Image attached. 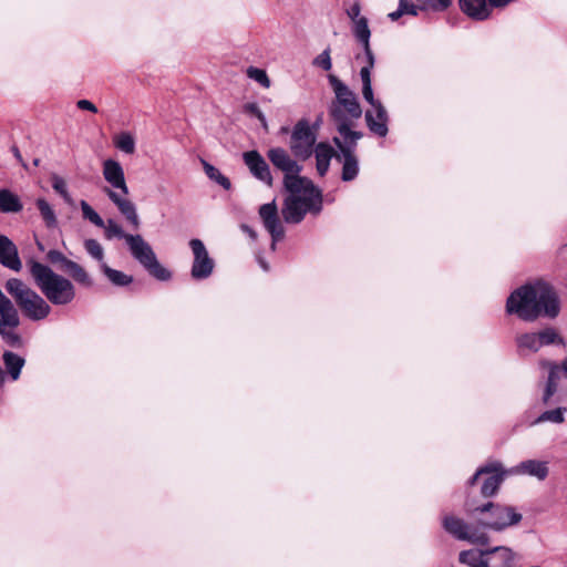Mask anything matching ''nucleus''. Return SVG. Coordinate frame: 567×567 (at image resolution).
<instances>
[{
	"label": "nucleus",
	"mask_w": 567,
	"mask_h": 567,
	"mask_svg": "<svg viewBox=\"0 0 567 567\" xmlns=\"http://www.w3.org/2000/svg\"><path fill=\"white\" fill-rule=\"evenodd\" d=\"M104 234L107 239L118 238L125 239L127 236H132L131 234H125L122 226L117 224L114 219H107L104 221Z\"/></svg>",
	"instance_id": "f704fd0d"
},
{
	"label": "nucleus",
	"mask_w": 567,
	"mask_h": 567,
	"mask_svg": "<svg viewBox=\"0 0 567 567\" xmlns=\"http://www.w3.org/2000/svg\"><path fill=\"white\" fill-rule=\"evenodd\" d=\"M259 215L265 228L271 236V249L275 250L276 244L285 236V230L278 217V209L275 200L261 205L259 208Z\"/></svg>",
	"instance_id": "dca6fc26"
},
{
	"label": "nucleus",
	"mask_w": 567,
	"mask_h": 567,
	"mask_svg": "<svg viewBox=\"0 0 567 567\" xmlns=\"http://www.w3.org/2000/svg\"><path fill=\"white\" fill-rule=\"evenodd\" d=\"M346 13L348 18L351 20V23L365 18L364 16L361 14V4L359 1H354L352 4H350L347 8Z\"/></svg>",
	"instance_id": "37998d69"
},
{
	"label": "nucleus",
	"mask_w": 567,
	"mask_h": 567,
	"mask_svg": "<svg viewBox=\"0 0 567 567\" xmlns=\"http://www.w3.org/2000/svg\"><path fill=\"white\" fill-rule=\"evenodd\" d=\"M508 473H519L527 474L529 476L537 477L543 481L548 475V466L547 462L537 461V460H528L520 462L517 466L509 470Z\"/></svg>",
	"instance_id": "412c9836"
},
{
	"label": "nucleus",
	"mask_w": 567,
	"mask_h": 567,
	"mask_svg": "<svg viewBox=\"0 0 567 567\" xmlns=\"http://www.w3.org/2000/svg\"><path fill=\"white\" fill-rule=\"evenodd\" d=\"M102 174L104 181L109 184V187L104 188L109 199L134 228H138L140 217L135 204L126 198L128 187L120 162L112 158L105 159L102 164Z\"/></svg>",
	"instance_id": "39448f33"
},
{
	"label": "nucleus",
	"mask_w": 567,
	"mask_h": 567,
	"mask_svg": "<svg viewBox=\"0 0 567 567\" xmlns=\"http://www.w3.org/2000/svg\"><path fill=\"white\" fill-rule=\"evenodd\" d=\"M247 76L249 79L256 81L257 83H259L265 89L270 87V84H271L270 80H269L266 71L262 69L249 66L247 69Z\"/></svg>",
	"instance_id": "4c0bfd02"
},
{
	"label": "nucleus",
	"mask_w": 567,
	"mask_h": 567,
	"mask_svg": "<svg viewBox=\"0 0 567 567\" xmlns=\"http://www.w3.org/2000/svg\"><path fill=\"white\" fill-rule=\"evenodd\" d=\"M27 265L35 285L49 302L55 306H64L74 300L75 288L68 278L33 259L29 260Z\"/></svg>",
	"instance_id": "423d86ee"
},
{
	"label": "nucleus",
	"mask_w": 567,
	"mask_h": 567,
	"mask_svg": "<svg viewBox=\"0 0 567 567\" xmlns=\"http://www.w3.org/2000/svg\"><path fill=\"white\" fill-rule=\"evenodd\" d=\"M507 473L499 462H488L475 472L472 478H470L468 484L474 485L480 476L486 475L481 487V494L484 497H491L496 494Z\"/></svg>",
	"instance_id": "f8f14e48"
},
{
	"label": "nucleus",
	"mask_w": 567,
	"mask_h": 567,
	"mask_svg": "<svg viewBox=\"0 0 567 567\" xmlns=\"http://www.w3.org/2000/svg\"><path fill=\"white\" fill-rule=\"evenodd\" d=\"M114 145L120 151L126 153V154H133L135 152V141L134 137L127 133L123 132L118 134L114 138Z\"/></svg>",
	"instance_id": "72a5a7b5"
},
{
	"label": "nucleus",
	"mask_w": 567,
	"mask_h": 567,
	"mask_svg": "<svg viewBox=\"0 0 567 567\" xmlns=\"http://www.w3.org/2000/svg\"><path fill=\"white\" fill-rule=\"evenodd\" d=\"M80 208L84 219L89 220L96 227H104V220L102 217L89 205L87 202L81 200Z\"/></svg>",
	"instance_id": "c9c22d12"
},
{
	"label": "nucleus",
	"mask_w": 567,
	"mask_h": 567,
	"mask_svg": "<svg viewBox=\"0 0 567 567\" xmlns=\"http://www.w3.org/2000/svg\"><path fill=\"white\" fill-rule=\"evenodd\" d=\"M35 205L45 226L50 229L58 227V217L52 205L44 198H38Z\"/></svg>",
	"instance_id": "c85d7f7f"
},
{
	"label": "nucleus",
	"mask_w": 567,
	"mask_h": 567,
	"mask_svg": "<svg viewBox=\"0 0 567 567\" xmlns=\"http://www.w3.org/2000/svg\"><path fill=\"white\" fill-rule=\"evenodd\" d=\"M360 79L362 82V96L371 106V110L365 112L367 125L373 134L384 137L389 132L388 112L381 101L374 99L371 74H369L368 70H360Z\"/></svg>",
	"instance_id": "6e6552de"
},
{
	"label": "nucleus",
	"mask_w": 567,
	"mask_h": 567,
	"mask_svg": "<svg viewBox=\"0 0 567 567\" xmlns=\"http://www.w3.org/2000/svg\"><path fill=\"white\" fill-rule=\"evenodd\" d=\"M51 179H52L53 189L58 194H60L66 203L71 204L72 199H71L70 193L68 190L65 181L59 175H53Z\"/></svg>",
	"instance_id": "58836bf2"
},
{
	"label": "nucleus",
	"mask_w": 567,
	"mask_h": 567,
	"mask_svg": "<svg viewBox=\"0 0 567 567\" xmlns=\"http://www.w3.org/2000/svg\"><path fill=\"white\" fill-rule=\"evenodd\" d=\"M126 245L133 258L137 260L150 275L161 281L171 279V271L158 262L152 246L141 235L127 236Z\"/></svg>",
	"instance_id": "1a4fd4ad"
},
{
	"label": "nucleus",
	"mask_w": 567,
	"mask_h": 567,
	"mask_svg": "<svg viewBox=\"0 0 567 567\" xmlns=\"http://www.w3.org/2000/svg\"><path fill=\"white\" fill-rule=\"evenodd\" d=\"M316 155V166L320 176H323L330 166V161L334 154L333 148L327 143H319L313 148Z\"/></svg>",
	"instance_id": "5701e85b"
},
{
	"label": "nucleus",
	"mask_w": 567,
	"mask_h": 567,
	"mask_svg": "<svg viewBox=\"0 0 567 567\" xmlns=\"http://www.w3.org/2000/svg\"><path fill=\"white\" fill-rule=\"evenodd\" d=\"M566 408H557L543 412L536 420L537 423L550 422L561 424L565 421Z\"/></svg>",
	"instance_id": "473e14b6"
},
{
	"label": "nucleus",
	"mask_w": 567,
	"mask_h": 567,
	"mask_svg": "<svg viewBox=\"0 0 567 567\" xmlns=\"http://www.w3.org/2000/svg\"><path fill=\"white\" fill-rule=\"evenodd\" d=\"M486 567H515L519 554L508 546L486 547Z\"/></svg>",
	"instance_id": "a211bd4d"
},
{
	"label": "nucleus",
	"mask_w": 567,
	"mask_h": 567,
	"mask_svg": "<svg viewBox=\"0 0 567 567\" xmlns=\"http://www.w3.org/2000/svg\"><path fill=\"white\" fill-rule=\"evenodd\" d=\"M244 110L246 113L256 116L265 130L268 128V123H267L266 116L256 103H247L244 106Z\"/></svg>",
	"instance_id": "a19ab883"
},
{
	"label": "nucleus",
	"mask_w": 567,
	"mask_h": 567,
	"mask_svg": "<svg viewBox=\"0 0 567 567\" xmlns=\"http://www.w3.org/2000/svg\"><path fill=\"white\" fill-rule=\"evenodd\" d=\"M558 367L559 372H563L564 377L567 379V357L561 361V363Z\"/></svg>",
	"instance_id": "de8ad7c7"
},
{
	"label": "nucleus",
	"mask_w": 567,
	"mask_h": 567,
	"mask_svg": "<svg viewBox=\"0 0 567 567\" xmlns=\"http://www.w3.org/2000/svg\"><path fill=\"white\" fill-rule=\"evenodd\" d=\"M270 163L284 173V186L289 193L282 207L286 223L298 224L307 213L318 214L322 208V196L312 182L300 176L302 167L282 147L267 152Z\"/></svg>",
	"instance_id": "f257e3e1"
},
{
	"label": "nucleus",
	"mask_w": 567,
	"mask_h": 567,
	"mask_svg": "<svg viewBox=\"0 0 567 567\" xmlns=\"http://www.w3.org/2000/svg\"><path fill=\"white\" fill-rule=\"evenodd\" d=\"M333 142L339 148V154L337 155V159L342 162V175L341 178L344 182L353 181L359 173V162L354 155V148L357 146V142L352 144L350 141L346 143L339 137H334Z\"/></svg>",
	"instance_id": "2eb2a0df"
},
{
	"label": "nucleus",
	"mask_w": 567,
	"mask_h": 567,
	"mask_svg": "<svg viewBox=\"0 0 567 567\" xmlns=\"http://www.w3.org/2000/svg\"><path fill=\"white\" fill-rule=\"evenodd\" d=\"M506 311L524 321L538 317L556 318L560 311L558 296L546 281L537 280L514 290L506 301Z\"/></svg>",
	"instance_id": "7ed1b4c3"
},
{
	"label": "nucleus",
	"mask_w": 567,
	"mask_h": 567,
	"mask_svg": "<svg viewBox=\"0 0 567 567\" xmlns=\"http://www.w3.org/2000/svg\"><path fill=\"white\" fill-rule=\"evenodd\" d=\"M486 547L460 551L458 561L467 567H486Z\"/></svg>",
	"instance_id": "b1692460"
},
{
	"label": "nucleus",
	"mask_w": 567,
	"mask_h": 567,
	"mask_svg": "<svg viewBox=\"0 0 567 567\" xmlns=\"http://www.w3.org/2000/svg\"><path fill=\"white\" fill-rule=\"evenodd\" d=\"M194 255V261L190 270V275L196 280H203L208 278L214 270L215 262L209 257L208 251L200 239H192L189 241Z\"/></svg>",
	"instance_id": "4468645a"
},
{
	"label": "nucleus",
	"mask_w": 567,
	"mask_h": 567,
	"mask_svg": "<svg viewBox=\"0 0 567 567\" xmlns=\"http://www.w3.org/2000/svg\"><path fill=\"white\" fill-rule=\"evenodd\" d=\"M328 81L334 93V100L329 107L330 116L341 138H343L346 143L350 141L354 144L362 136L360 132L351 130L353 122L359 120L362 115L361 105L354 92L338 76L329 74Z\"/></svg>",
	"instance_id": "20e7f679"
},
{
	"label": "nucleus",
	"mask_w": 567,
	"mask_h": 567,
	"mask_svg": "<svg viewBox=\"0 0 567 567\" xmlns=\"http://www.w3.org/2000/svg\"><path fill=\"white\" fill-rule=\"evenodd\" d=\"M101 271L116 287H125L133 282V277L121 270L111 268L106 262L101 264Z\"/></svg>",
	"instance_id": "cd10ccee"
},
{
	"label": "nucleus",
	"mask_w": 567,
	"mask_h": 567,
	"mask_svg": "<svg viewBox=\"0 0 567 567\" xmlns=\"http://www.w3.org/2000/svg\"><path fill=\"white\" fill-rule=\"evenodd\" d=\"M351 31L363 49V55H357V60H361L364 63L361 70H368L369 74H371L375 64V58L370 45L371 30L368 18L354 21Z\"/></svg>",
	"instance_id": "ddd939ff"
},
{
	"label": "nucleus",
	"mask_w": 567,
	"mask_h": 567,
	"mask_svg": "<svg viewBox=\"0 0 567 567\" xmlns=\"http://www.w3.org/2000/svg\"><path fill=\"white\" fill-rule=\"evenodd\" d=\"M2 361L6 369V375L8 374L11 381L19 380L21 371L25 364L24 358L12 351H4L2 354Z\"/></svg>",
	"instance_id": "4be33fe9"
},
{
	"label": "nucleus",
	"mask_w": 567,
	"mask_h": 567,
	"mask_svg": "<svg viewBox=\"0 0 567 567\" xmlns=\"http://www.w3.org/2000/svg\"><path fill=\"white\" fill-rule=\"evenodd\" d=\"M0 264L14 271L22 268L17 246L4 235H0Z\"/></svg>",
	"instance_id": "6ab92c4d"
},
{
	"label": "nucleus",
	"mask_w": 567,
	"mask_h": 567,
	"mask_svg": "<svg viewBox=\"0 0 567 567\" xmlns=\"http://www.w3.org/2000/svg\"><path fill=\"white\" fill-rule=\"evenodd\" d=\"M441 10L446 9L451 4V0H436Z\"/></svg>",
	"instance_id": "09e8293b"
},
{
	"label": "nucleus",
	"mask_w": 567,
	"mask_h": 567,
	"mask_svg": "<svg viewBox=\"0 0 567 567\" xmlns=\"http://www.w3.org/2000/svg\"><path fill=\"white\" fill-rule=\"evenodd\" d=\"M20 317L13 302L0 289V337L11 348H22L24 342L18 328Z\"/></svg>",
	"instance_id": "9d476101"
},
{
	"label": "nucleus",
	"mask_w": 567,
	"mask_h": 567,
	"mask_svg": "<svg viewBox=\"0 0 567 567\" xmlns=\"http://www.w3.org/2000/svg\"><path fill=\"white\" fill-rule=\"evenodd\" d=\"M4 380H6V372L0 367V382H4Z\"/></svg>",
	"instance_id": "603ef678"
},
{
	"label": "nucleus",
	"mask_w": 567,
	"mask_h": 567,
	"mask_svg": "<svg viewBox=\"0 0 567 567\" xmlns=\"http://www.w3.org/2000/svg\"><path fill=\"white\" fill-rule=\"evenodd\" d=\"M4 288L29 320L41 321L50 315L51 307L49 302L21 279H8Z\"/></svg>",
	"instance_id": "0eeeda50"
},
{
	"label": "nucleus",
	"mask_w": 567,
	"mask_h": 567,
	"mask_svg": "<svg viewBox=\"0 0 567 567\" xmlns=\"http://www.w3.org/2000/svg\"><path fill=\"white\" fill-rule=\"evenodd\" d=\"M538 336H539L542 347L551 346V344L565 346L564 338L553 327H548V328H545L544 330L539 331Z\"/></svg>",
	"instance_id": "7c9ffc66"
},
{
	"label": "nucleus",
	"mask_w": 567,
	"mask_h": 567,
	"mask_svg": "<svg viewBox=\"0 0 567 567\" xmlns=\"http://www.w3.org/2000/svg\"><path fill=\"white\" fill-rule=\"evenodd\" d=\"M406 10V8L404 7V0H399V8L389 13V18L392 20V21H396L398 19H400L403 14H404V11Z\"/></svg>",
	"instance_id": "a18cd8bd"
},
{
	"label": "nucleus",
	"mask_w": 567,
	"mask_h": 567,
	"mask_svg": "<svg viewBox=\"0 0 567 567\" xmlns=\"http://www.w3.org/2000/svg\"><path fill=\"white\" fill-rule=\"evenodd\" d=\"M47 258L52 264H61L62 268L65 270L68 264L71 262V259H68L61 251L52 249L47 254Z\"/></svg>",
	"instance_id": "79ce46f5"
},
{
	"label": "nucleus",
	"mask_w": 567,
	"mask_h": 567,
	"mask_svg": "<svg viewBox=\"0 0 567 567\" xmlns=\"http://www.w3.org/2000/svg\"><path fill=\"white\" fill-rule=\"evenodd\" d=\"M312 65L323 71H330L332 69L330 49L327 48L319 55H317L312 61Z\"/></svg>",
	"instance_id": "ea45409f"
},
{
	"label": "nucleus",
	"mask_w": 567,
	"mask_h": 567,
	"mask_svg": "<svg viewBox=\"0 0 567 567\" xmlns=\"http://www.w3.org/2000/svg\"><path fill=\"white\" fill-rule=\"evenodd\" d=\"M462 11L475 20H485L495 7L489 0H460Z\"/></svg>",
	"instance_id": "aec40b11"
},
{
	"label": "nucleus",
	"mask_w": 567,
	"mask_h": 567,
	"mask_svg": "<svg viewBox=\"0 0 567 567\" xmlns=\"http://www.w3.org/2000/svg\"><path fill=\"white\" fill-rule=\"evenodd\" d=\"M203 167L209 179L216 182L224 189H229L231 187V183L228 177L221 174V172L213 166L212 164L203 161Z\"/></svg>",
	"instance_id": "2f4dec72"
},
{
	"label": "nucleus",
	"mask_w": 567,
	"mask_h": 567,
	"mask_svg": "<svg viewBox=\"0 0 567 567\" xmlns=\"http://www.w3.org/2000/svg\"><path fill=\"white\" fill-rule=\"evenodd\" d=\"M84 248L92 258L96 259L100 262V265L102 262H105L104 249L96 239H86L84 241Z\"/></svg>",
	"instance_id": "e433bc0d"
},
{
	"label": "nucleus",
	"mask_w": 567,
	"mask_h": 567,
	"mask_svg": "<svg viewBox=\"0 0 567 567\" xmlns=\"http://www.w3.org/2000/svg\"><path fill=\"white\" fill-rule=\"evenodd\" d=\"M243 159L248 167L251 175L265 183L268 186H272V175L269 165L265 158L257 151H248L243 154Z\"/></svg>",
	"instance_id": "f3484780"
},
{
	"label": "nucleus",
	"mask_w": 567,
	"mask_h": 567,
	"mask_svg": "<svg viewBox=\"0 0 567 567\" xmlns=\"http://www.w3.org/2000/svg\"><path fill=\"white\" fill-rule=\"evenodd\" d=\"M76 106L80 110L90 111L92 113H96L97 112L96 106L91 101H89V100H79L76 102Z\"/></svg>",
	"instance_id": "c03bdc74"
},
{
	"label": "nucleus",
	"mask_w": 567,
	"mask_h": 567,
	"mask_svg": "<svg viewBox=\"0 0 567 567\" xmlns=\"http://www.w3.org/2000/svg\"><path fill=\"white\" fill-rule=\"evenodd\" d=\"M258 261H259L260 267H261L264 270H268V265H267V264H266L261 258H259V260H258Z\"/></svg>",
	"instance_id": "3c124183"
},
{
	"label": "nucleus",
	"mask_w": 567,
	"mask_h": 567,
	"mask_svg": "<svg viewBox=\"0 0 567 567\" xmlns=\"http://www.w3.org/2000/svg\"><path fill=\"white\" fill-rule=\"evenodd\" d=\"M23 208L18 195L7 188L0 189V212L19 213Z\"/></svg>",
	"instance_id": "bb28decb"
},
{
	"label": "nucleus",
	"mask_w": 567,
	"mask_h": 567,
	"mask_svg": "<svg viewBox=\"0 0 567 567\" xmlns=\"http://www.w3.org/2000/svg\"><path fill=\"white\" fill-rule=\"evenodd\" d=\"M404 7L406 8V10L404 11V14H411V16L417 14V8L413 3H409L406 0H404Z\"/></svg>",
	"instance_id": "49530a36"
},
{
	"label": "nucleus",
	"mask_w": 567,
	"mask_h": 567,
	"mask_svg": "<svg viewBox=\"0 0 567 567\" xmlns=\"http://www.w3.org/2000/svg\"><path fill=\"white\" fill-rule=\"evenodd\" d=\"M466 512L474 516L478 515L475 524L449 515L443 518V527L454 538L476 546H485L489 543L487 529L504 532L518 525L523 519V515L515 507L493 502L474 508L467 505Z\"/></svg>",
	"instance_id": "f03ea898"
},
{
	"label": "nucleus",
	"mask_w": 567,
	"mask_h": 567,
	"mask_svg": "<svg viewBox=\"0 0 567 567\" xmlns=\"http://www.w3.org/2000/svg\"><path fill=\"white\" fill-rule=\"evenodd\" d=\"M317 136L315 130L309 125L308 121H299L291 133L290 150L295 157L307 159L313 153V146Z\"/></svg>",
	"instance_id": "9b49d317"
},
{
	"label": "nucleus",
	"mask_w": 567,
	"mask_h": 567,
	"mask_svg": "<svg viewBox=\"0 0 567 567\" xmlns=\"http://www.w3.org/2000/svg\"><path fill=\"white\" fill-rule=\"evenodd\" d=\"M544 365H547L549 369L548 379L546 382V386L543 393V402L545 404H549L551 398L558 390V380H559V367L553 362H545Z\"/></svg>",
	"instance_id": "393cba45"
},
{
	"label": "nucleus",
	"mask_w": 567,
	"mask_h": 567,
	"mask_svg": "<svg viewBox=\"0 0 567 567\" xmlns=\"http://www.w3.org/2000/svg\"><path fill=\"white\" fill-rule=\"evenodd\" d=\"M65 271H68L69 275L76 282H79L85 287H91L93 285V280L90 277V275L86 272V270L73 260L68 264Z\"/></svg>",
	"instance_id": "c756f323"
},
{
	"label": "nucleus",
	"mask_w": 567,
	"mask_h": 567,
	"mask_svg": "<svg viewBox=\"0 0 567 567\" xmlns=\"http://www.w3.org/2000/svg\"><path fill=\"white\" fill-rule=\"evenodd\" d=\"M515 342L520 354H525L527 352L535 353L542 348L538 332L518 334L515 338Z\"/></svg>",
	"instance_id": "a878e982"
},
{
	"label": "nucleus",
	"mask_w": 567,
	"mask_h": 567,
	"mask_svg": "<svg viewBox=\"0 0 567 567\" xmlns=\"http://www.w3.org/2000/svg\"><path fill=\"white\" fill-rule=\"evenodd\" d=\"M243 229L248 233L251 237H255L254 230H251L248 226H243Z\"/></svg>",
	"instance_id": "8fccbe9b"
}]
</instances>
